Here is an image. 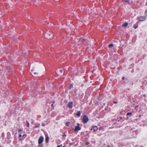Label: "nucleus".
<instances>
[{
	"instance_id": "obj_13",
	"label": "nucleus",
	"mask_w": 147,
	"mask_h": 147,
	"mask_svg": "<svg viewBox=\"0 0 147 147\" xmlns=\"http://www.w3.org/2000/svg\"><path fill=\"white\" fill-rule=\"evenodd\" d=\"M80 41L81 42H84L85 41V40L84 39L80 38Z\"/></svg>"
},
{
	"instance_id": "obj_22",
	"label": "nucleus",
	"mask_w": 147,
	"mask_h": 147,
	"mask_svg": "<svg viewBox=\"0 0 147 147\" xmlns=\"http://www.w3.org/2000/svg\"><path fill=\"white\" fill-rule=\"evenodd\" d=\"M62 146V145H61L60 146H59V145H58L57 146V147H60L61 146Z\"/></svg>"
},
{
	"instance_id": "obj_9",
	"label": "nucleus",
	"mask_w": 147,
	"mask_h": 147,
	"mask_svg": "<svg viewBox=\"0 0 147 147\" xmlns=\"http://www.w3.org/2000/svg\"><path fill=\"white\" fill-rule=\"evenodd\" d=\"M138 23H136L134 25V28H138Z\"/></svg>"
},
{
	"instance_id": "obj_15",
	"label": "nucleus",
	"mask_w": 147,
	"mask_h": 147,
	"mask_svg": "<svg viewBox=\"0 0 147 147\" xmlns=\"http://www.w3.org/2000/svg\"><path fill=\"white\" fill-rule=\"evenodd\" d=\"M70 124V123L69 122H67L66 123V125L67 126H68Z\"/></svg>"
},
{
	"instance_id": "obj_24",
	"label": "nucleus",
	"mask_w": 147,
	"mask_h": 147,
	"mask_svg": "<svg viewBox=\"0 0 147 147\" xmlns=\"http://www.w3.org/2000/svg\"><path fill=\"white\" fill-rule=\"evenodd\" d=\"M42 147V145H39V147Z\"/></svg>"
},
{
	"instance_id": "obj_31",
	"label": "nucleus",
	"mask_w": 147,
	"mask_h": 147,
	"mask_svg": "<svg viewBox=\"0 0 147 147\" xmlns=\"http://www.w3.org/2000/svg\"><path fill=\"white\" fill-rule=\"evenodd\" d=\"M65 145H64V146H63V147H65Z\"/></svg>"
},
{
	"instance_id": "obj_6",
	"label": "nucleus",
	"mask_w": 147,
	"mask_h": 147,
	"mask_svg": "<svg viewBox=\"0 0 147 147\" xmlns=\"http://www.w3.org/2000/svg\"><path fill=\"white\" fill-rule=\"evenodd\" d=\"M91 130H93L94 131H96L98 130V128L96 126L93 127L90 129Z\"/></svg>"
},
{
	"instance_id": "obj_20",
	"label": "nucleus",
	"mask_w": 147,
	"mask_h": 147,
	"mask_svg": "<svg viewBox=\"0 0 147 147\" xmlns=\"http://www.w3.org/2000/svg\"><path fill=\"white\" fill-rule=\"evenodd\" d=\"M22 131V130L21 129H19L18 130V131L19 132H20Z\"/></svg>"
},
{
	"instance_id": "obj_29",
	"label": "nucleus",
	"mask_w": 147,
	"mask_h": 147,
	"mask_svg": "<svg viewBox=\"0 0 147 147\" xmlns=\"http://www.w3.org/2000/svg\"><path fill=\"white\" fill-rule=\"evenodd\" d=\"M53 106V104H52L51 105V106Z\"/></svg>"
},
{
	"instance_id": "obj_19",
	"label": "nucleus",
	"mask_w": 147,
	"mask_h": 147,
	"mask_svg": "<svg viewBox=\"0 0 147 147\" xmlns=\"http://www.w3.org/2000/svg\"><path fill=\"white\" fill-rule=\"evenodd\" d=\"M131 113H127V115H131Z\"/></svg>"
},
{
	"instance_id": "obj_12",
	"label": "nucleus",
	"mask_w": 147,
	"mask_h": 147,
	"mask_svg": "<svg viewBox=\"0 0 147 147\" xmlns=\"http://www.w3.org/2000/svg\"><path fill=\"white\" fill-rule=\"evenodd\" d=\"M32 74H36V73L35 72V71L33 70H32Z\"/></svg>"
},
{
	"instance_id": "obj_4",
	"label": "nucleus",
	"mask_w": 147,
	"mask_h": 147,
	"mask_svg": "<svg viewBox=\"0 0 147 147\" xmlns=\"http://www.w3.org/2000/svg\"><path fill=\"white\" fill-rule=\"evenodd\" d=\"M77 126L75 127V128L74 130V131L75 132H76L78 131H79L80 129V128L79 127L80 125L79 124L77 123Z\"/></svg>"
},
{
	"instance_id": "obj_23",
	"label": "nucleus",
	"mask_w": 147,
	"mask_h": 147,
	"mask_svg": "<svg viewBox=\"0 0 147 147\" xmlns=\"http://www.w3.org/2000/svg\"><path fill=\"white\" fill-rule=\"evenodd\" d=\"M42 126H45V124L44 123H43L42 124Z\"/></svg>"
},
{
	"instance_id": "obj_14",
	"label": "nucleus",
	"mask_w": 147,
	"mask_h": 147,
	"mask_svg": "<svg viewBox=\"0 0 147 147\" xmlns=\"http://www.w3.org/2000/svg\"><path fill=\"white\" fill-rule=\"evenodd\" d=\"M113 44H111L109 45V47H113Z\"/></svg>"
},
{
	"instance_id": "obj_8",
	"label": "nucleus",
	"mask_w": 147,
	"mask_h": 147,
	"mask_svg": "<svg viewBox=\"0 0 147 147\" xmlns=\"http://www.w3.org/2000/svg\"><path fill=\"white\" fill-rule=\"evenodd\" d=\"M80 111H78L76 114V115L79 117H80Z\"/></svg>"
},
{
	"instance_id": "obj_28",
	"label": "nucleus",
	"mask_w": 147,
	"mask_h": 147,
	"mask_svg": "<svg viewBox=\"0 0 147 147\" xmlns=\"http://www.w3.org/2000/svg\"><path fill=\"white\" fill-rule=\"evenodd\" d=\"M124 79V77H123L122 78V79H123V80Z\"/></svg>"
},
{
	"instance_id": "obj_27",
	"label": "nucleus",
	"mask_w": 147,
	"mask_h": 147,
	"mask_svg": "<svg viewBox=\"0 0 147 147\" xmlns=\"http://www.w3.org/2000/svg\"><path fill=\"white\" fill-rule=\"evenodd\" d=\"M86 144H87V145H88V144H89V143H88V142H87V143H86Z\"/></svg>"
},
{
	"instance_id": "obj_26",
	"label": "nucleus",
	"mask_w": 147,
	"mask_h": 147,
	"mask_svg": "<svg viewBox=\"0 0 147 147\" xmlns=\"http://www.w3.org/2000/svg\"><path fill=\"white\" fill-rule=\"evenodd\" d=\"M21 136H22V135H20L19 136V137H21Z\"/></svg>"
},
{
	"instance_id": "obj_25",
	"label": "nucleus",
	"mask_w": 147,
	"mask_h": 147,
	"mask_svg": "<svg viewBox=\"0 0 147 147\" xmlns=\"http://www.w3.org/2000/svg\"><path fill=\"white\" fill-rule=\"evenodd\" d=\"M65 102H67V100H65Z\"/></svg>"
},
{
	"instance_id": "obj_18",
	"label": "nucleus",
	"mask_w": 147,
	"mask_h": 147,
	"mask_svg": "<svg viewBox=\"0 0 147 147\" xmlns=\"http://www.w3.org/2000/svg\"><path fill=\"white\" fill-rule=\"evenodd\" d=\"M145 15H147V10H146L145 12Z\"/></svg>"
},
{
	"instance_id": "obj_16",
	"label": "nucleus",
	"mask_w": 147,
	"mask_h": 147,
	"mask_svg": "<svg viewBox=\"0 0 147 147\" xmlns=\"http://www.w3.org/2000/svg\"><path fill=\"white\" fill-rule=\"evenodd\" d=\"M73 87V85L72 84H71L69 86V88H72V87Z\"/></svg>"
},
{
	"instance_id": "obj_3",
	"label": "nucleus",
	"mask_w": 147,
	"mask_h": 147,
	"mask_svg": "<svg viewBox=\"0 0 147 147\" xmlns=\"http://www.w3.org/2000/svg\"><path fill=\"white\" fill-rule=\"evenodd\" d=\"M43 137L42 136H40L38 140V143L39 144H40L43 141Z\"/></svg>"
},
{
	"instance_id": "obj_21",
	"label": "nucleus",
	"mask_w": 147,
	"mask_h": 147,
	"mask_svg": "<svg viewBox=\"0 0 147 147\" xmlns=\"http://www.w3.org/2000/svg\"><path fill=\"white\" fill-rule=\"evenodd\" d=\"M62 71H62V70H59V72H60V73H62Z\"/></svg>"
},
{
	"instance_id": "obj_1",
	"label": "nucleus",
	"mask_w": 147,
	"mask_h": 147,
	"mask_svg": "<svg viewBox=\"0 0 147 147\" xmlns=\"http://www.w3.org/2000/svg\"><path fill=\"white\" fill-rule=\"evenodd\" d=\"M147 18V15L145 16H138L137 18V19L138 20V22H143L145 21Z\"/></svg>"
},
{
	"instance_id": "obj_7",
	"label": "nucleus",
	"mask_w": 147,
	"mask_h": 147,
	"mask_svg": "<svg viewBox=\"0 0 147 147\" xmlns=\"http://www.w3.org/2000/svg\"><path fill=\"white\" fill-rule=\"evenodd\" d=\"M128 24V23L127 22H126L125 23H124L122 25V26L123 27H126L127 26Z\"/></svg>"
},
{
	"instance_id": "obj_10",
	"label": "nucleus",
	"mask_w": 147,
	"mask_h": 147,
	"mask_svg": "<svg viewBox=\"0 0 147 147\" xmlns=\"http://www.w3.org/2000/svg\"><path fill=\"white\" fill-rule=\"evenodd\" d=\"M45 141L46 143H47L49 141V138L47 137L46 138Z\"/></svg>"
},
{
	"instance_id": "obj_5",
	"label": "nucleus",
	"mask_w": 147,
	"mask_h": 147,
	"mask_svg": "<svg viewBox=\"0 0 147 147\" xmlns=\"http://www.w3.org/2000/svg\"><path fill=\"white\" fill-rule=\"evenodd\" d=\"M73 106V103L72 102H69L67 105V106L69 108H71Z\"/></svg>"
},
{
	"instance_id": "obj_17",
	"label": "nucleus",
	"mask_w": 147,
	"mask_h": 147,
	"mask_svg": "<svg viewBox=\"0 0 147 147\" xmlns=\"http://www.w3.org/2000/svg\"><path fill=\"white\" fill-rule=\"evenodd\" d=\"M27 127H29V123L28 122H27Z\"/></svg>"
},
{
	"instance_id": "obj_30",
	"label": "nucleus",
	"mask_w": 147,
	"mask_h": 147,
	"mask_svg": "<svg viewBox=\"0 0 147 147\" xmlns=\"http://www.w3.org/2000/svg\"><path fill=\"white\" fill-rule=\"evenodd\" d=\"M108 147H110V146H109V145H108Z\"/></svg>"
},
{
	"instance_id": "obj_11",
	"label": "nucleus",
	"mask_w": 147,
	"mask_h": 147,
	"mask_svg": "<svg viewBox=\"0 0 147 147\" xmlns=\"http://www.w3.org/2000/svg\"><path fill=\"white\" fill-rule=\"evenodd\" d=\"M123 1L124 3L127 2L128 3H129V1L126 0H123Z\"/></svg>"
},
{
	"instance_id": "obj_2",
	"label": "nucleus",
	"mask_w": 147,
	"mask_h": 147,
	"mask_svg": "<svg viewBox=\"0 0 147 147\" xmlns=\"http://www.w3.org/2000/svg\"><path fill=\"white\" fill-rule=\"evenodd\" d=\"M89 120L88 117L86 115H84L83 119V121L84 123H86Z\"/></svg>"
}]
</instances>
